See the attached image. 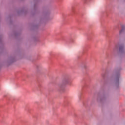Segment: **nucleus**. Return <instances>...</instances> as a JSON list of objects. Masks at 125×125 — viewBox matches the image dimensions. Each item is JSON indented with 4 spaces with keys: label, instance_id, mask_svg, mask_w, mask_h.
I'll list each match as a JSON object with an SVG mask.
<instances>
[{
    "label": "nucleus",
    "instance_id": "nucleus-6",
    "mask_svg": "<svg viewBox=\"0 0 125 125\" xmlns=\"http://www.w3.org/2000/svg\"><path fill=\"white\" fill-rule=\"evenodd\" d=\"M118 82H119V79H118Z\"/></svg>",
    "mask_w": 125,
    "mask_h": 125
},
{
    "label": "nucleus",
    "instance_id": "nucleus-2",
    "mask_svg": "<svg viewBox=\"0 0 125 125\" xmlns=\"http://www.w3.org/2000/svg\"><path fill=\"white\" fill-rule=\"evenodd\" d=\"M123 49H124V47L121 46L120 47V48H119L120 51H122L123 50Z\"/></svg>",
    "mask_w": 125,
    "mask_h": 125
},
{
    "label": "nucleus",
    "instance_id": "nucleus-3",
    "mask_svg": "<svg viewBox=\"0 0 125 125\" xmlns=\"http://www.w3.org/2000/svg\"><path fill=\"white\" fill-rule=\"evenodd\" d=\"M86 68H87V66L86 65L83 66V68L84 69H86Z\"/></svg>",
    "mask_w": 125,
    "mask_h": 125
},
{
    "label": "nucleus",
    "instance_id": "nucleus-1",
    "mask_svg": "<svg viewBox=\"0 0 125 125\" xmlns=\"http://www.w3.org/2000/svg\"><path fill=\"white\" fill-rule=\"evenodd\" d=\"M70 83V80L69 79H64L61 83L59 84V87L62 90H63L65 87L66 86V84H68Z\"/></svg>",
    "mask_w": 125,
    "mask_h": 125
},
{
    "label": "nucleus",
    "instance_id": "nucleus-5",
    "mask_svg": "<svg viewBox=\"0 0 125 125\" xmlns=\"http://www.w3.org/2000/svg\"><path fill=\"white\" fill-rule=\"evenodd\" d=\"M118 47L117 46H116L115 47V49L118 48Z\"/></svg>",
    "mask_w": 125,
    "mask_h": 125
},
{
    "label": "nucleus",
    "instance_id": "nucleus-4",
    "mask_svg": "<svg viewBox=\"0 0 125 125\" xmlns=\"http://www.w3.org/2000/svg\"><path fill=\"white\" fill-rule=\"evenodd\" d=\"M122 32H123V30H121L120 31V34H121Z\"/></svg>",
    "mask_w": 125,
    "mask_h": 125
}]
</instances>
